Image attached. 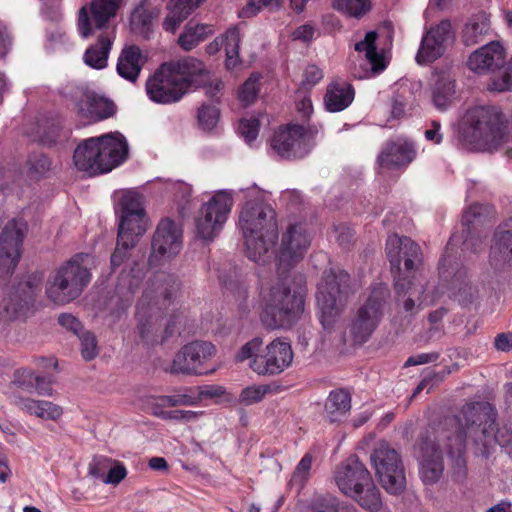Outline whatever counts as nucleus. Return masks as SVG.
Masks as SVG:
<instances>
[{
	"label": "nucleus",
	"mask_w": 512,
	"mask_h": 512,
	"mask_svg": "<svg viewBox=\"0 0 512 512\" xmlns=\"http://www.w3.org/2000/svg\"><path fill=\"white\" fill-rule=\"evenodd\" d=\"M354 508L353 506L339 505L336 498L325 495L317 496L313 499L310 512H342L345 509Z\"/></svg>",
	"instance_id": "nucleus-43"
},
{
	"label": "nucleus",
	"mask_w": 512,
	"mask_h": 512,
	"mask_svg": "<svg viewBox=\"0 0 512 512\" xmlns=\"http://www.w3.org/2000/svg\"><path fill=\"white\" fill-rule=\"evenodd\" d=\"M271 392L269 385H251L244 388L239 395V403L245 406L256 404Z\"/></svg>",
	"instance_id": "nucleus-41"
},
{
	"label": "nucleus",
	"mask_w": 512,
	"mask_h": 512,
	"mask_svg": "<svg viewBox=\"0 0 512 512\" xmlns=\"http://www.w3.org/2000/svg\"><path fill=\"white\" fill-rule=\"evenodd\" d=\"M311 242V237L303 224H290L282 234L277 253L278 269L285 272L299 263Z\"/></svg>",
	"instance_id": "nucleus-19"
},
{
	"label": "nucleus",
	"mask_w": 512,
	"mask_h": 512,
	"mask_svg": "<svg viewBox=\"0 0 512 512\" xmlns=\"http://www.w3.org/2000/svg\"><path fill=\"white\" fill-rule=\"evenodd\" d=\"M402 282L405 283V290L400 291V293H398L396 291V293H397V295L409 294V297L404 302V309L406 312H413V310L415 308V301L412 297L417 295L418 300H420V294H423L424 289H423V287H421L419 290H417L416 288H413L411 281L408 279H404V280H402Z\"/></svg>",
	"instance_id": "nucleus-57"
},
{
	"label": "nucleus",
	"mask_w": 512,
	"mask_h": 512,
	"mask_svg": "<svg viewBox=\"0 0 512 512\" xmlns=\"http://www.w3.org/2000/svg\"><path fill=\"white\" fill-rule=\"evenodd\" d=\"M112 460L111 458L103 456L95 457L89 464V475L103 482V478L106 476L109 466L112 464Z\"/></svg>",
	"instance_id": "nucleus-51"
},
{
	"label": "nucleus",
	"mask_w": 512,
	"mask_h": 512,
	"mask_svg": "<svg viewBox=\"0 0 512 512\" xmlns=\"http://www.w3.org/2000/svg\"><path fill=\"white\" fill-rule=\"evenodd\" d=\"M151 247L152 252L149 257V264L151 266H156L162 260L174 257L182 248L181 229L174 221L162 219L157 225Z\"/></svg>",
	"instance_id": "nucleus-21"
},
{
	"label": "nucleus",
	"mask_w": 512,
	"mask_h": 512,
	"mask_svg": "<svg viewBox=\"0 0 512 512\" xmlns=\"http://www.w3.org/2000/svg\"><path fill=\"white\" fill-rule=\"evenodd\" d=\"M262 345L263 339L261 337H254L240 348L235 356L236 361L243 362L247 359H254L256 355L260 354Z\"/></svg>",
	"instance_id": "nucleus-49"
},
{
	"label": "nucleus",
	"mask_w": 512,
	"mask_h": 512,
	"mask_svg": "<svg viewBox=\"0 0 512 512\" xmlns=\"http://www.w3.org/2000/svg\"><path fill=\"white\" fill-rule=\"evenodd\" d=\"M386 254L394 276L395 291L400 293L405 290V283L402 280L407 279L402 275L401 263L404 262L407 273L414 271L422 260L421 248L411 238L393 234L387 238Z\"/></svg>",
	"instance_id": "nucleus-14"
},
{
	"label": "nucleus",
	"mask_w": 512,
	"mask_h": 512,
	"mask_svg": "<svg viewBox=\"0 0 512 512\" xmlns=\"http://www.w3.org/2000/svg\"><path fill=\"white\" fill-rule=\"evenodd\" d=\"M118 217H124L128 221L130 217L140 220V215H146L142 196L136 192L128 191L119 200Z\"/></svg>",
	"instance_id": "nucleus-36"
},
{
	"label": "nucleus",
	"mask_w": 512,
	"mask_h": 512,
	"mask_svg": "<svg viewBox=\"0 0 512 512\" xmlns=\"http://www.w3.org/2000/svg\"><path fill=\"white\" fill-rule=\"evenodd\" d=\"M159 15L160 10L158 8L146 9L143 4H140L131 14V24L135 29L145 31L150 28Z\"/></svg>",
	"instance_id": "nucleus-38"
},
{
	"label": "nucleus",
	"mask_w": 512,
	"mask_h": 512,
	"mask_svg": "<svg viewBox=\"0 0 512 512\" xmlns=\"http://www.w3.org/2000/svg\"><path fill=\"white\" fill-rule=\"evenodd\" d=\"M494 343L497 350L508 352L512 350V334L501 333L496 336Z\"/></svg>",
	"instance_id": "nucleus-64"
},
{
	"label": "nucleus",
	"mask_w": 512,
	"mask_h": 512,
	"mask_svg": "<svg viewBox=\"0 0 512 512\" xmlns=\"http://www.w3.org/2000/svg\"><path fill=\"white\" fill-rule=\"evenodd\" d=\"M377 37L378 34L375 31H369L363 40L355 44L356 51L365 52V58L370 65L372 75L382 72L386 67L383 56L377 51Z\"/></svg>",
	"instance_id": "nucleus-35"
},
{
	"label": "nucleus",
	"mask_w": 512,
	"mask_h": 512,
	"mask_svg": "<svg viewBox=\"0 0 512 512\" xmlns=\"http://www.w3.org/2000/svg\"><path fill=\"white\" fill-rule=\"evenodd\" d=\"M439 358V353H421L412 357H409L405 363L406 366L421 365L426 363L435 362Z\"/></svg>",
	"instance_id": "nucleus-62"
},
{
	"label": "nucleus",
	"mask_w": 512,
	"mask_h": 512,
	"mask_svg": "<svg viewBox=\"0 0 512 512\" xmlns=\"http://www.w3.org/2000/svg\"><path fill=\"white\" fill-rule=\"evenodd\" d=\"M489 89L497 92L512 91V59L508 62L504 72L493 78Z\"/></svg>",
	"instance_id": "nucleus-50"
},
{
	"label": "nucleus",
	"mask_w": 512,
	"mask_h": 512,
	"mask_svg": "<svg viewBox=\"0 0 512 512\" xmlns=\"http://www.w3.org/2000/svg\"><path fill=\"white\" fill-rule=\"evenodd\" d=\"M441 129V123L437 120H432L426 125V129L424 131L425 139L435 145L441 144L443 141V133Z\"/></svg>",
	"instance_id": "nucleus-58"
},
{
	"label": "nucleus",
	"mask_w": 512,
	"mask_h": 512,
	"mask_svg": "<svg viewBox=\"0 0 512 512\" xmlns=\"http://www.w3.org/2000/svg\"><path fill=\"white\" fill-rule=\"evenodd\" d=\"M124 0H91L78 12V32L83 38L96 31H115V19Z\"/></svg>",
	"instance_id": "nucleus-13"
},
{
	"label": "nucleus",
	"mask_w": 512,
	"mask_h": 512,
	"mask_svg": "<svg viewBox=\"0 0 512 512\" xmlns=\"http://www.w3.org/2000/svg\"><path fill=\"white\" fill-rule=\"evenodd\" d=\"M280 6L279 0H248L246 5L240 10L239 17L250 18L257 15L264 7Z\"/></svg>",
	"instance_id": "nucleus-47"
},
{
	"label": "nucleus",
	"mask_w": 512,
	"mask_h": 512,
	"mask_svg": "<svg viewBox=\"0 0 512 512\" xmlns=\"http://www.w3.org/2000/svg\"><path fill=\"white\" fill-rule=\"evenodd\" d=\"M415 155L416 152L411 143L398 139L386 142L377 161L381 167L393 169L407 166L413 161Z\"/></svg>",
	"instance_id": "nucleus-26"
},
{
	"label": "nucleus",
	"mask_w": 512,
	"mask_h": 512,
	"mask_svg": "<svg viewBox=\"0 0 512 512\" xmlns=\"http://www.w3.org/2000/svg\"><path fill=\"white\" fill-rule=\"evenodd\" d=\"M85 258L88 254H76L50 275L46 294L52 302L63 305L81 295L91 280L89 269L83 265Z\"/></svg>",
	"instance_id": "nucleus-9"
},
{
	"label": "nucleus",
	"mask_w": 512,
	"mask_h": 512,
	"mask_svg": "<svg viewBox=\"0 0 512 512\" xmlns=\"http://www.w3.org/2000/svg\"><path fill=\"white\" fill-rule=\"evenodd\" d=\"M31 305V295H21L18 292L10 293L9 296L3 300V308L10 319L25 316Z\"/></svg>",
	"instance_id": "nucleus-37"
},
{
	"label": "nucleus",
	"mask_w": 512,
	"mask_h": 512,
	"mask_svg": "<svg viewBox=\"0 0 512 512\" xmlns=\"http://www.w3.org/2000/svg\"><path fill=\"white\" fill-rule=\"evenodd\" d=\"M81 345V355L86 360H92L98 355L97 341L95 336L89 332H83L78 335Z\"/></svg>",
	"instance_id": "nucleus-46"
},
{
	"label": "nucleus",
	"mask_w": 512,
	"mask_h": 512,
	"mask_svg": "<svg viewBox=\"0 0 512 512\" xmlns=\"http://www.w3.org/2000/svg\"><path fill=\"white\" fill-rule=\"evenodd\" d=\"M97 41L84 54V62L94 68L103 69L107 66L108 56L115 40V31H100Z\"/></svg>",
	"instance_id": "nucleus-29"
},
{
	"label": "nucleus",
	"mask_w": 512,
	"mask_h": 512,
	"mask_svg": "<svg viewBox=\"0 0 512 512\" xmlns=\"http://www.w3.org/2000/svg\"><path fill=\"white\" fill-rule=\"evenodd\" d=\"M512 260V218L502 223L494 234L490 262L500 266Z\"/></svg>",
	"instance_id": "nucleus-28"
},
{
	"label": "nucleus",
	"mask_w": 512,
	"mask_h": 512,
	"mask_svg": "<svg viewBox=\"0 0 512 512\" xmlns=\"http://www.w3.org/2000/svg\"><path fill=\"white\" fill-rule=\"evenodd\" d=\"M259 75L251 74L238 91L239 100L245 105H251L259 93Z\"/></svg>",
	"instance_id": "nucleus-42"
},
{
	"label": "nucleus",
	"mask_w": 512,
	"mask_h": 512,
	"mask_svg": "<svg viewBox=\"0 0 512 512\" xmlns=\"http://www.w3.org/2000/svg\"><path fill=\"white\" fill-rule=\"evenodd\" d=\"M238 129L245 141L251 143L258 136L259 121L255 118L243 119L240 121Z\"/></svg>",
	"instance_id": "nucleus-53"
},
{
	"label": "nucleus",
	"mask_w": 512,
	"mask_h": 512,
	"mask_svg": "<svg viewBox=\"0 0 512 512\" xmlns=\"http://www.w3.org/2000/svg\"><path fill=\"white\" fill-rule=\"evenodd\" d=\"M351 409V395L345 389L333 390L325 401V418L330 422H339Z\"/></svg>",
	"instance_id": "nucleus-31"
},
{
	"label": "nucleus",
	"mask_w": 512,
	"mask_h": 512,
	"mask_svg": "<svg viewBox=\"0 0 512 512\" xmlns=\"http://www.w3.org/2000/svg\"><path fill=\"white\" fill-rule=\"evenodd\" d=\"M390 296L386 284H375L366 302L358 309L356 317L351 324V334L356 343L362 344L368 340L378 326L382 316L383 308Z\"/></svg>",
	"instance_id": "nucleus-12"
},
{
	"label": "nucleus",
	"mask_w": 512,
	"mask_h": 512,
	"mask_svg": "<svg viewBox=\"0 0 512 512\" xmlns=\"http://www.w3.org/2000/svg\"><path fill=\"white\" fill-rule=\"evenodd\" d=\"M219 109L214 105L203 104L198 109V123L200 127L205 131L212 130L219 119Z\"/></svg>",
	"instance_id": "nucleus-44"
},
{
	"label": "nucleus",
	"mask_w": 512,
	"mask_h": 512,
	"mask_svg": "<svg viewBox=\"0 0 512 512\" xmlns=\"http://www.w3.org/2000/svg\"><path fill=\"white\" fill-rule=\"evenodd\" d=\"M355 292L350 283L349 274L339 268H330L323 272L318 284L316 300L320 309V320L325 329L332 327L343 311L348 298Z\"/></svg>",
	"instance_id": "nucleus-10"
},
{
	"label": "nucleus",
	"mask_w": 512,
	"mask_h": 512,
	"mask_svg": "<svg viewBox=\"0 0 512 512\" xmlns=\"http://www.w3.org/2000/svg\"><path fill=\"white\" fill-rule=\"evenodd\" d=\"M140 220L130 217L124 221V217H119L117 243L114 252L111 255V266L113 269L119 267L130 255V251L137 245L141 237L148 228V219L146 215H140Z\"/></svg>",
	"instance_id": "nucleus-22"
},
{
	"label": "nucleus",
	"mask_w": 512,
	"mask_h": 512,
	"mask_svg": "<svg viewBox=\"0 0 512 512\" xmlns=\"http://www.w3.org/2000/svg\"><path fill=\"white\" fill-rule=\"evenodd\" d=\"M505 60L506 53L503 45L498 41H491L471 53L467 66L477 74H485L501 68Z\"/></svg>",
	"instance_id": "nucleus-25"
},
{
	"label": "nucleus",
	"mask_w": 512,
	"mask_h": 512,
	"mask_svg": "<svg viewBox=\"0 0 512 512\" xmlns=\"http://www.w3.org/2000/svg\"><path fill=\"white\" fill-rule=\"evenodd\" d=\"M271 147L283 158L300 159L312 150L313 136L303 125L288 124L274 133Z\"/></svg>",
	"instance_id": "nucleus-17"
},
{
	"label": "nucleus",
	"mask_w": 512,
	"mask_h": 512,
	"mask_svg": "<svg viewBox=\"0 0 512 512\" xmlns=\"http://www.w3.org/2000/svg\"><path fill=\"white\" fill-rule=\"evenodd\" d=\"M28 232L27 222L19 217L10 219L0 234V269L12 273L21 256V247Z\"/></svg>",
	"instance_id": "nucleus-20"
},
{
	"label": "nucleus",
	"mask_w": 512,
	"mask_h": 512,
	"mask_svg": "<svg viewBox=\"0 0 512 512\" xmlns=\"http://www.w3.org/2000/svg\"><path fill=\"white\" fill-rule=\"evenodd\" d=\"M127 473V469L122 462L112 460V464L103 478V483L117 486L126 478Z\"/></svg>",
	"instance_id": "nucleus-48"
},
{
	"label": "nucleus",
	"mask_w": 512,
	"mask_h": 512,
	"mask_svg": "<svg viewBox=\"0 0 512 512\" xmlns=\"http://www.w3.org/2000/svg\"><path fill=\"white\" fill-rule=\"evenodd\" d=\"M205 65L194 57L162 63L146 80L148 98L157 104L179 102L191 87L205 84Z\"/></svg>",
	"instance_id": "nucleus-2"
},
{
	"label": "nucleus",
	"mask_w": 512,
	"mask_h": 512,
	"mask_svg": "<svg viewBox=\"0 0 512 512\" xmlns=\"http://www.w3.org/2000/svg\"><path fill=\"white\" fill-rule=\"evenodd\" d=\"M334 478L340 491L362 508L370 512L380 510V491L375 486L370 472L356 455H351L337 466Z\"/></svg>",
	"instance_id": "nucleus-8"
},
{
	"label": "nucleus",
	"mask_w": 512,
	"mask_h": 512,
	"mask_svg": "<svg viewBox=\"0 0 512 512\" xmlns=\"http://www.w3.org/2000/svg\"><path fill=\"white\" fill-rule=\"evenodd\" d=\"M294 359L291 344L276 338L250 361V368L261 376H276L288 369Z\"/></svg>",
	"instance_id": "nucleus-18"
},
{
	"label": "nucleus",
	"mask_w": 512,
	"mask_h": 512,
	"mask_svg": "<svg viewBox=\"0 0 512 512\" xmlns=\"http://www.w3.org/2000/svg\"><path fill=\"white\" fill-rule=\"evenodd\" d=\"M224 49H239L240 31L233 27L227 30L225 39L222 41Z\"/></svg>",
	"instance_id": "nucleus-63"
},
{
	"label": "nucleus",
	"mask_w": 512,
	"mask_h": 512,
	"mask_svg": "<svg viewBox=\"0 0 512 512\" xmlns=\"http://www.w3.org/2000/svg\"><path fill=\"white\" fill-rule=\"evenodd\" d=\"M323 78L322 70L316 65H309L306 67L303 73V80L301 82V88L311 89Z\"/></svg>",
	"instance_id": "nucleus-54"
},
{
	"label": "nucleus",
	"mask_w": 512,
	"mask_h": 512,
	"mask_svg": "<svg viewBox=\"0 0 512 512\" xmlns=\"http://www.w3.org/2000/svg\"><path fill=\"white\" fill-rule=\"evenodd\" d=\"M156 293L153 302L150 292L146 291L137 306L139 322L137 331L140 339L145 344L154 345L174 333V322L167 323L161 330V315L156 311L160 306L166 307L179 289V283L175 276L161 273L152 282Z\"/></svg>",
	"instance_id": "nucleus-4"
},
{
	"label": "nucleus",
	"mask_w": 512,
	"mask_h": 512,
	"mask_svg": "<svg viewBox=\"0 0 512 512\" xmlns=\"http://www.w3.org/2000/svg\"><path fill=\"white\" fill-rule=\"evenodd\" d=\"M506 118L494 106H477L469 109L461 130L462 144L472 151L494 152L507 141Z\"/></svg>",
	"instance_id": "nucleus-6"
},
{
	"label": "nucleus",
	"mask_w": 512,
	"mask_h": 512,
	"mask_svg": "<svg viewBox=\"0 0 512 512\" xmlns=\"http://www.w3.org/2000/svg\"><path fill=\"white\" fill-rule=\"evenodd\" d=\"M59 324L65 329L73 332L75 335H79L82 331L81 322L72 314L62 313L58 317Z\"/></svg>",
	"instance_id": "nucleus-60"
},
{
	"label": "nucleus",
	"mask_w": 512,
	"mask_h": 512,
	"mask_svg": "<svg viewBox=\"0 0 512 512\" xmlns=\"http://www.w3.org/2000/svg\"><path fill=\"white\" fill-rule=\"evenodd\" d=\"M453 38L451 22L447 19L431 27L422 37L416 54L417 63L428 64L440 58L444 54L448 42Z\"/></svg>",
	"instance_id": "nucleus-23"
},
{
	"label": "nucleus",
	"mask_w": 512,
	"mask_h": 512,
	"mask_svg": "<svg viewBox=\"0 0 512 512\" xmlns=\"http://www.w3.org/2000/svg\"><path fill=\"white\" fill-rule=\"evenodd\" d=\"M146 63V57L137 45H126L122 49L117 65V73L127 81L136 82Z\"/></svg>",
	"instance_id": "nucleus-27"
},
{
	"label": "nucleus",
	"mask_w": 512,
	"mask_h": 512,
	"mask_svg": "<svg viewBox=\"0 0 512 512\" xmlns=\"http://www.w3.org/2000/svg\"><path fill=\"white\" fill-rule=\"evenodd\" d=\"M167 407L191 406L197 404L199 397L188 394L163 395Z\"/></svg>",
	"instance_id": "nucleus-56"
},
{
	"label": "nucleus",
	"mask_w": 512,
	"mask_h": 512,
	"mask_svg": "<svg viewBox=\"0 0 512 512\" xmlns=\"http://www.w3.org/2000/svg\"><path fill=\"white\" fill-rule=\"evenodd\" d=\"M311 466L312 456L310 454H305L296 466L292 480L303 484L308 478Z\"/></svg>",
	"instance_id": "nucleus-55"
},
{
	"label": "nucleus",
	"mask_w": 512,
	"mask_h": 512,
	"mask_svg": "<svg viewBox=\"0 0 512 512\" xmlns=\"http://www.w3.org/2000/svg\"><path fill=\"white\" fill-rule=\"evenodd\" d=\"M371 465L381 486L390 494H400L406 487L404 465L400 454L387 443H381L370 455Z\"/></svg>",
	"instance_id": "nucleus-11"
},
{
	"label": "nucleus",
	"mask_w": 512,
	"mask_h": 512,
	"mask_svg": "<svg viewBox=\"0 0 512 512\" xmlns=\"http://www.w3.org/2000/svg\"><path fill=\"white\" fill-rule=\"evenodd\" d=\"M489 30V16L484 12L475 14L468 19L462 30V41L466 46L476 45L483 41Z\"/></svg>",
	"instance_id": "nucleus-34"
},
{
	"label": "nucleus",
	"mask_w": 512,
	"mask_h": 512,
	"mask_svg": "<svg viewBox=\"0 0 512 512\" xmlns=\"http://www.w3.org/2000/svg\"><path fill=\"white\" fill-rule=\"evenodd\" d=\"M38 401L39 400H35V399H31V398L15 396L13 403L20 410L26 412L29 415H34L36 408H38Z\"/></svg>",
	"instance_id": "nucleus-61"
},
{
	"label": "nucleus",
	"mask_w": 512,
	"mask_h": 512,
	"mask_svg": "<svg viewBox=\"0 0 512 512\" xmlns=\"http://www.w3.org/2000/svg\"><path fill=\"white\" fill-rule=\"evenodd\" d=\"M333 6L353 17H361L370 9L369 0H334Z\"/></svg>",
	"instance_id": "nucleus-40"
},
{
	"label": "nucleus",
	"mask_w": 512,
	"mask_h": 512,
	"mask_svg": "<svg viewBox=\"0 0 512 512\" xmlns=\"http://www.w3.org/2000/svg\"><path fill=\"white\" fill-rule=\"evenodd\" d=\"M30 166V174L35 177H40L46 173L50 167L51 162L46 155L34 154L28 160Z\"/></svg>",
	"instance_id": "nucleus-52"
},
{
	"label": "nucleus",
	"mask_w": 512,
	"mask_h": 512,
	"mask_svg": "<svg viewBox=\"0 0 512 512\" xmlns=\"http://www.w3.org/2000/svg\"><path fill=\"white\" fill-rule=\"evenodd\" d=\"M455 81L448 74L438 75L431 88L432 103L436 109L445 111L455 97Z\"/></svg>",
	"instance_id": "nucleus-33"
},
{
	"label": "nucleus",
	"mask_w": 512,
	"mask_h": 512,
	"mask_svg": "<svg viewBox=\"0 0 512 512\" xmlns=\"http://www.w3.org/2000/svg\"><path fill=\"white\" fill-rule=\"evenodd\" d=\"M63 414V409L50 401L39 400L34 416L45 420H58Z\"/></svg>",
	"instance_id": "nucleus-45"
},
{
	"label": "nucleus",
	"mask_w": 512,
	"mask_h": 512,
	"mask_svg": "<svg viewBox=\"0 0 512 512\" xmlns=\"http://www.w3.org/2000/svg\"><path fill=\"white\" fill-rule=\"evenodd\" d=\"M205 31L204 25H195L188 23L184 32L179 36L178 43L186 51L192 50L202 40V34Z\"/></svg>",
	"instance_id": "nucleus-39"
},
{
	"label": "nucleus",
	"mask_w": 512,
	"mask_h": 512,
	"mask_svg": "<svg viewBox=\"0 0 512 512\" xmlns=\"http://www.w3.org/2000/svg\"><path fill=\"white\" fill-rule=\"evenodd\" d=\"M298 286L291 288L287 280L278 279L267 288H262L263 309L260 319L268 329L290 327L302 314L306 289L302 275L296 277Z\"/></svg>",
	"instance_id": "nucleus-5"
},
{
	"label": "nucleus",
	"mask_w": 512,
	"mask_h": 512,
	"mask_svg": "<svg viewBox=\"0 0 512 512\" xmlns=\"http://www.w3.org/2000/svg\"><path fill=\"white\" fill-rule=\"evenodd\" d=\"M128 145L120 133L86 139L74 151L76 168L97 175L110 172L127 158Z\"/></svg>",
	"instance_id": "nucleus-7"
},
{
	"label": "nucleus",
	"mask_w": 512,
	"mask_h": 512,
	"mask_svg": "<svg viewBox=\"0 0 512 512\" xmlns=\"http://www.w3.org/2000/svg\"><path fill=\"white\" fill-rule=\"evenodd\" d=\"M354 99V89L346 82H333L327 86L324 105L330 112L346 109Z\"/></svg>",
	"instance_id": "nucleus-30"
},
{
	"label": "nucleus",
	"mask_w": 512,
	"mask_h": 512,
	"mask_svg": "<svg viewBox=\"0 0 512 512\" xmlns=\"http://www.w3.org/2000/svg\"><path fill=\"white\" fill-rule=\"evenodd\" d=\"M216 354L211 342L196 340L184 345L174 356L170 366L165 369L173 375H208L215 369L204 370L203 366Z\"/></svg>",
	"instance_id": "nucleus-15"
},
{
	"label": "nucleus",
	"mask_w": 512,
	"mask_h": 512,
	"mask_svg": "<svg viewBox=\"0 0 512 512\" xmlns=\"http://www.w3.org/2000/svg\"><path fill=\"white\" fill-rule=\"evenodd\" d=\"M72 98L77 113L94 121L107 119L115 113V105L112 101L92 91L77 87Z\"/></svg>",
	"instance_id": "nucleus-24"
},
{
	"label": "nucleus",
	"mask_w": 512,
	"mask_h": 512,
	"mask_svg": "<svg viewBox=\"0 0 512 512\" xmlns=\"http://www.w3.org/2000/svg\"><path fill=\"white\" fill-rule=\"evenodd\" d=\"M205 84L199 85L198 87H204L206 89V94L211 98H217L218 94L224 87V84L221 79L213 78L210 76V73L205 68Z\"/></svg>",
	"instance_id": "nucleus-59"
},
{
	"label": "nucleus",
	"mask_w": 512,
	"mask_h": 512,
	"mask_svg": "<svg viewBox=\"0 0 512 512\" xmlns=\"http://www.w3.org/2000/svg\"><path fill=\"white\" fill-rule=\"evenodd\" d=\"M232 206L230 194L225 191L216 193L199 210L195 221L197 235L205 241H212L228 219Z\"/></svg>",
	"instance_id": "nucleus-16"
},
{
	"label": "nucleus",
	"mask_w": 512,
	"mask_h": 512,
	"mask_svg": "<svg viewBox=\"0 0 512 512\" xmlns=\"http://www.w3.org/2000/svg\"><path fill=\"white\" fill-rule=\"evenodd\" d=\"M239 227L247 257L261 264L269 261L278 238L276 212L272 206L261 199L247 201L240 211Z\"/></svg>",
	"instance_id": "nucleus-3"
},
{
	"label": "nucleus",
	"mask_w": 512,
	"mask_h": 512,
	"mask_svg": "<svg viewBox=\"0 0 512 512\" xmlns=\"http://www.w3.org/2000/svg\"><path fill=\"white\" fill-rule=\"evenodd\" d=\"M496 419L497 411L491 404L467 403L457 416L425 429L413 446L422 481L435 484L442 477L444 464L441 443L444 441L447 454L459 475L465 474L466 438L482 453L495 444L503 446L508 443L510 437L496 430Z\"/></svg>",
	"instance_id": "nucleus-1"
},
{
	"label": "nucleus",
	"mask_w": 512,
	"mask_h": 512,
	"mask_svg": "<svg viewBox=\"0 0 512 512\" xmlns=\"http://www.w3.org/2000/svg\"><path fill=\"white\" fill-rule=\"evenodd\" d=\"M451 290L454 299L464 307L473 304L479 298V290L469 280L465 268L457 270L454 274L451 282Z\"/></svg>",
	"instance_id": "nucleus-32"
}]
</instances>
